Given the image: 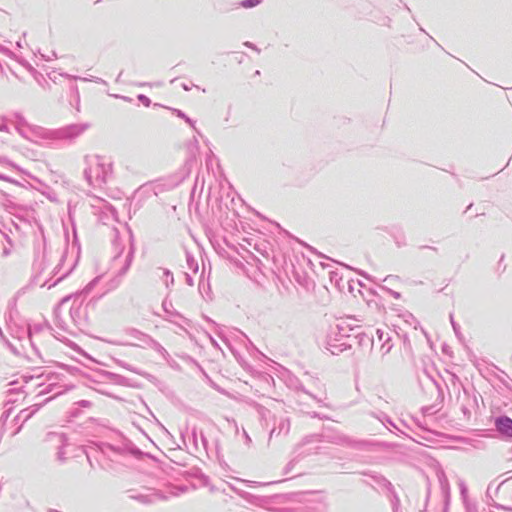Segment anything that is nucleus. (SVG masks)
I'll list each match as a JSON object with an SVG mask.
<instances>
[{
  "label": "nucleus",
  "instance_id": "1",
  "mask_svg": "<svg viewBox=\"0 0 512 512\" xmlns=\"http://www.w3.org/2000/svg\"><path fill=\"white\" fill-rule=\"evenodd\" d=\"M496 426L501 433L512 436V420L510 418L501 417L497 419Z\"/></svg>",
  "mask_w": 512,
  "mask_h": 512
}]
</instances>
